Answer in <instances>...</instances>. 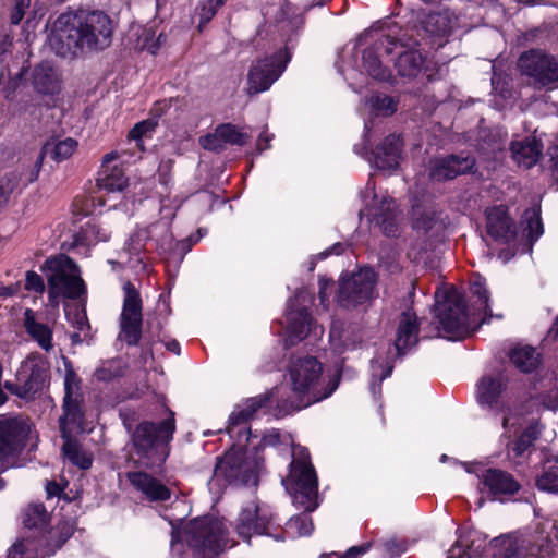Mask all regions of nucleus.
<instances>
[{"mask_svg":"<svg viewBox=\"0 0 558 558\" xmlns=\"http://www.w3.org/2000/svg\"><path fill=\"white\" fill-rule=\"evenodd\" d=\"M274 401L272 390L247 398L244 407L234 410L228 420L227 432L230 438L235 439L233 444L222 456L216 458L213 475L209 485L216 492H221L228 486H256L258 484L259 472L264 466V456H259L258 448L255 452H250L246 445H241L244 439L250 441L253 432L246 426L250 420L259 411L265 413L271 408ZM254 437H257L254 435Z\"/></svg>","mask_w":558,"mask_h":558,"instance_id":"f257e3e1","label":"nucleus"},{"mask_svg":"<svg viewBox=\"0 0 558 558\" xmlns=\"http://www.w3.org/2000/svg\"><path fill=\"white\" fill-rule=\"evenodd\" d=\"M112 21L100 10L61 13L52 23L48 37L51 48L62 58L101 51L110 46Z\"/></svg>","mask_w":558,"mask_h":558,"instance_id":"f03ea898","label":"nucleus"},{"mask_svg":"<svg viewBox=\"0 0 558 558\" xmlns=\"http://www.w3.org/2000/svg\"><path fill=\"white\" fill-rule=\"evenodd\" d=\"M282 484L293 505L303 512L291 517L283 527L279 524L277 533L282 535L284 541L310 536L314 531L310 513L318 507V477L306 448H301L293 458L289 474L282 480Z\"/></svg>","mask_w":558,"mask_h":558,"instance_id":"7ed1b4c3","label":"nucleus"},{"mask_svg":"<svg viewBox=\"0 0 558 558\" xmlns=\"http://www.w3.org/2000/svg\"><path fill=\"white\" fill-rule=\"evenodd\" d=\"M161 420H143L134 427L126 420L123 425L130 434L133 464L154 474H161L171 453V442L177 432L175 412L166 403L161 404Z\"/></svg>","mask_w":558,"mask_h":558,"instance_id":"20e7f679","label":"nucleus"},{"mask_svg":"<svg viewBox=\"0 0 558 558\" xmlns=\"http://www.w3.org/2000/svg\"><path fill=\"white\" fill-rule=\"evenodd\" d=\"M223 525L214 515L207 514L190 520L182 530L171 531V554L182 558L185 545L194 558H215L222 550Z\"/></svg>","mask_w":558,"mask_h":558,"instance_id":"39448f33","label":"nucleus"},{"mask_svg":"<svg viewBox=\"0 0 558 558\" xmlns=\"http://www.w3.org/2000/svg\"><path fill=\"white\" fill-rule=\"evenodd\" d=\"M47 278L48 301L58 305L60 299L77 300L85 296L87 288L77 263L64 253L48 256L39 267Z\"/></svg>","mask_w":558,"mask_h":558,"instance_id":"423d86ee","label":"nucleus"},{"mask_svg":"<svg viewBox=\"0 0 558 558\" xmlns=\"http://www.w3.org/2000/svg\"><path fill=\"white\" fill-rule=\"evenodd\" d=\"M436 317L438 329L450 341L462 340L477 330L470 324L466 299L457 289L445 292L442 300L437 301Z\"/></svg>","mask_w":558,"mask_h":558,"instance_id":"0eeeda50","label":"nucleus"},{"mask_svg":"<svg viewBox=\"0 0 558 558\" xmlns=\"http://www.w3.org/2000/svg\"><path fill=\"white\" fill-rule=\"evenodd\" d=\"M278 530L279 523L270 507L257 499L246 502L235 521V532L247 543L253 535H266L283 542L284 537L277 533Z\"/></svg>","mask_w":558,"mask_h":558,"instance_id":"6e6552de","label":"nucleus"},{"mask_svg":"<svg viewBox=\"0 0 558 558\" xmlns=\"http://www.w3.org/2000/svg\"><path fill=\"white\" fill-rule=\"evenodd\" d=\"M31 425L21 415L0 414V473L10 469L24 451Z\"/></svg>","mask_w":558,"mask_h":558,"instance_id":"1a4fd4ad","label":"nucleus"},{"mask_svg":"<svg viewBox=\"0 0 558 558\" xmlns=\"http://www.w3.org/2000/svg\"><path fill=\"white\" fill-rule=\"evenodd\" d=\"M378 275L372 267L360 268L350 276H341L336 294L337 304L344 310H354L373 300Z\"/></svg>","mask_w":558,"mask_h":558,"instance_id":"9d476101","label":"nucleus"},{"mask_svg":"<svg viewBox=\"0 0 558 558\" xmlns=\"http://www.w3.org/2000/svg\"><path fill=\"white\" fill-rule=\"evenodd\" d=\"M290 60L291 53L287 47L258 59L247 73V93L256 95L268 90L286 71Z\"/></svg>","mask_w":558,"mask_h":558,"instance_id":"9b49d317","label":"nucleus"},{"mask_svg":"<svg viewBox=\"0 0 558 558\" xmlns=\"http://www.w3.org/2000/svg\"><path fill=\"white\" fill-rule=\"evenodd\" d=\"M518 68L523 75L533 80L536 87L551 89L558 86L557 56L542 49H530L519 57Z\"/></svg>","mask_w":558,"mask_h":558,"instance_id":"f8f14e48","label":"nucleus"},{"mask_svg":"<svg viewBox=\"0 0 558 558\" xmlns=\"http://www.w3.org/2000/svg\"><path fill=\"white\" fill-rule=\"evenodd\" d=\"M124 299L120 315V336L128 347H137L143 336V301L130 281L123 286Z\"/></svg>","mask_w":558,"mask_h":558,"instance_id":"ddd939ff","label":"nucleus"},{"mask_svg":"<svg viewBox=\"0 0 558 558\" xmlns=\"http://www.w3.org/2000/svg\"><path fill=\"white\" fill-rule=\"evenodd\" d=\"M398 48H402V44L395 37L381 35L377 38L362 53V65L366 73L374 80L388 82L392 73L383 64L381 57L393 54Z\"/></svg>","mask_w":558,"mask_h":558,"instance_id":"4468645a","label":"nucleus"},{"mask_svg":"<svg viewBox=\"0 0 558 558\" xmlns=\"http://www.w3.org/2000/svg\"><path fill=\"white\" fill-rule=\"evenodd\" d=\"M17 380L23 381L26 391L34 398L40 395L50 383V363L46 356L34 352L22 363L16 374Z\"/></svg>","mask_w":558,"mask_h":558,"instance_id":"2eb2a0df","label":"nucleus"},{"mask_svg":"<svg viewBox=\"0 0 558 558\" xmlns=\"http://www.w3.org/2000/svg\"><path fill=\"white\" fill-rule=\"evenodd\" d=\"M486 232L497 243L509 245L518 238V228L507 205L486 208Z\"/></svg>","mask_w":558,"mask_h":558,"instance_id":"dca6fc26","label":"nucleus"},{"mask_svg":"<svg viewBox=\"0 0 558 558\" xmlns=\"http://www.w3.org/2000/svg\"><path fill=\"white\" fill-rule=\"evenodd\" d=\"M398 205L389 195L383 196L379 201L377 195H374V203L367 207L369 222L378 227L387 238L398 236Z\"/></svg>","mask_w":558,"mask_h":558,"instance_id":"f3484780","label":"nucleus"},{"mask_svg":"<svg viewBox=\"0 0 558 558\" xmlns=\"http://www.w3.org/2000/svg\"><path fill=\"white\" fill-rule=\"evenodd\" d=\"M477 170L476 159L468 154H450L435 161L429 170V177L437 182L453 180L462 174H473Z\"/></svg>","mask_w":558,"mask_h":558,"instance_id":"a211bd4d","label":"nucleus"},{"mask_svg":"<svg viewBox=\"0 0 558 558\" xmlns=\"http://www.w3.org/2000/svg\"><path fill=\"white\" fill-rule=\"evenodd\" d=\"M480 483L483 485V492L493 500L501 502L521 489V484L511 473L495 468L486 469L480 477Z\"/></svg>","mask_w":558,"mask_h":558,"instance_id":"6ab92c4d","label":"nucleus"},{"mask_svg":"<svg viewBox=\"0 0 558 558\" xmlns=\"http://www.w3.org/2000/svg\"><path fill=\"white\" fill-rule=\"evenodd\" d=\"M250 134L244 132L240 126L230 123H219L213 133H208L201 138L204 149L221 153L227 146L243 147L250 142Z\"/></svg>","mask_w":558,"mask_h":558,"instance_id":"aec40b11","label":"nucleus"},{"mask_svg":"<svg viewBox=\"0 0 558 558\" xmlns=\"http://www.w3.org/2000/svg\"><path fill=\"white\" fill-rule=\"evenodd\" d=\"M293 390L305 395L323 374V364L315 356L299 357L289 368Z\"/></svg>","mask_w":558,"mask_h":558,"instance_id":"412c9836","label":"nucleus"},{"mask_svg":"<svg viewBox=\"0 0 558 558\" xmlns=\"http://www.w3.org/2000/svg\"><path fill=\"white\" fill-rule=\"evenodd\" d=\"M509 378L504 372L484 375L476 384V400L481 407L498 410L500 398L508 388Z\"/></svg>","mask_w":558,"mask_h":558,"instance_id":"4be33fe9","label":"nucleus"},{"mask_svg":"<svg viewBox=\"0 0 558 558\" xmlns=\"http://www.w3.org/2000/svg\"><path fill=\"white\" fill-rule=\"evenodd\" d=\"M420 320L417 315L408 308L400 314L393 347L396 357L402 359L413 347L418 343Z\"/></svg>","mask_w":558,"mask_h":558,"instance_id":"5701e85b","label":"nucleus"},{"mask_svg":"<svg viewBox=\"0 0 558 558\" xmlns=\"http://www.w3.org/2000/svg\"><path fill=\"white\" fill-rule=\"evenodd\" d=\"M144 470L140 469L126 473V478L133 488L141 492L151 502L169 500L171 498V489Z\"/></svg>","mask_w":558,"mask_h":558,"instance_id":"b1692460","label":"nucleus"},{"mask_svg":"<svg viewBox=\"0 0 558 558\" xmlns=\"http://www.w3.org/2000/svg\"><path fill=\"white\" fill-rule=\"evenodd\" d=\"M83 398L81 393L64 396L63 415L59 420L60 434L62 438H69L73 433L85 432V413L82 408Z\"/></svg>","mask_w":558,"mask_h":558,"instance_id":"393cba45","label":"nucleus"},{"mask_svg":"<svg viewBox=\"0 0 558 558\" xmlns=\"http://www.w3.org/2000/svg\"><path fill=\"white\" fill-rule=\"evenodd\" d=\"M544 145L535 136H526L521 141H512L509 145L512 159L519 167L533 168L543 156Z\"/></svg>","mask_w":558,"mask_h":558,"instance_id":"a878e982","label":"nucleus"},{"mask_svg":"<svg viewBox=\"0 0 558 558\" xmlns=\"http://www.w3.org/2000/svg\"><path fill=\"white\" fill-rule=\"evenodd\" d=\"M403 147L400 135L389 134L383 143L376 147L375 162L378 169L396 170L399 167V159Z\"/></svg>","mask_w":558,"mask_h":558,"instance_id":"bb28decb","label":"nucleus"},{"mask_svg":"<svg viewBox=\"0 0 558 558\" xmlns=\"http://www.w3.org/2000/svg\"><path fill=\"white\" fill-rule=\"evenodd\" d=\"M32 85L43 96H54L61 92V78L48 62H41L34 68Z\"/></svg>","mask_w":558,"mask_h":558,"instance_id":"cd10ccee","label":"nucleus"},{"mask_svg":"<svg viewBox=\"0 0 558 558\" xmlns=\"http://www.w3.org/2000/svg\"><path fill=\"white\" fill-rule=\"evenodd\" d=\"M508 357L511 364L523 374H532L536 372L543 361L542 353L529 344H517L508 352Z\"/></svg>","mask_w":558,"mask_h":558,"instance_id":"c85d7f7f","label":"nucleus"},{"mask_svg":"<svg viewBox=\"0 0 558 558\" xmlns=\"http://www.w3.org/2000/svg\"><path fill=\"white\" fill-rule=\"evenodd\" d=\"M23 315H24L23 327H24L26 333L31 337L32 340L37 342V344L43 350H45L46 352H49L53 347L52 329L47 324L37 322L36 312L32 308L27 307L24 311Z\"/></svg>","mask_w":558,"mask_h":558,"instance_id":"c756f323","label":"nucleus"},{"mask_svg":"<svg viewBox=\"0 0 558 558\" xmlns=\"http://www.w3.org/2000/svg\"><path fill=\"white\" fill-rule=\"evenodd\" d=\"M311 322L312 315L306 307L287 312V339L291 345H295L307 337Z\"/></svg>","mask_w":558,"mask_h":558,"instance_id":"7c9ffc66","label":"nucleus"},{"mask_svg":"<svg viewBox=\"0 0 558 558\" xmlns=\"http://www.w3.org/2000/svg\"><path fill=\"white\" fill-rule=\"evenodd\" d=\"M403 48L404 46L402 45V48H398L395 51L397 53L395 68L400 76L414 78L423 69L424 58L417 50H403Z\"/></svg>","mask_w":558,"mask_h":558,"instance_id":"2f4dec72","label":"nucleus"},{"mask_svg":"<svg viewBox=\"0 0 558 558\" xmlns=\"http://www.w3.org/2000/svg\"><path fill=\"white\" fill-rule=\"evenodd\" d=\"M129 184L122 166H107L100 168L97 178V186L107 194L123 192Z\"/></svg>","mask_w":558,"mask_h":558,"instance_id":"473e14b6","label":"nucleus"},{"mask_svg":"<svg viewBox=\"0 0 558 558\" xmlns=\"http://www.w3.org/2000/svg\"><path fill=\"white\" fill-rule=\"evenodd\" d=\"M107 235L94 221H87L72 235L71 248L86 247L87 250L100 241H107Z\"/></svg>","mask_w":558,"mask_h":558,"instance_id":"72a5a7b5","label":"nucleus"},{"mask_svg":"<svg viewBox=\"0 0 558 558\" xmlns=\"http://www.w3.org/2000/svg\"><path fill=\"white\" fill-rule=\"evenodd\" d=\"M64 440L62 446V452L64 457L80 470H89L93 465V454L82 448L73 435L69 438H62Z\"/></svg>","mask_w":558,"mask_h":558,"instance_id":"f704fd0d","label":"nucleus"},{"mask_svg":"<svg viewBox=\"0 0 558 558\" xmlns=\"http://www.w3.org/2000/svg\"><path fill=\"white\" fill-rule=\"evenodd\" d=\"M128 369V363L121 357H113L101 361L95 369L93 376L95 380L100 383H112L122 378Z\"/></svg>","mask_w":558,"mask_h":558,"instance_id":"c9c22d12","label":"nucleus"},{"mask_svg":"<svg viewBox=\"0 0 558 558\" xmlns=\"http://www.w3.org/2000/svg\"><path fill=\"white\" fill-rule=\"evenodd\" d=\"M366 105L373 116L388 118L397 112L399 100L390 95L375 93L366 100Z\"/></svg>","mask_w":558,"mask_h":558,"instance_id":"e433bc0d","label":"nucleus"},{"mask_svg":"<svg viewBox=\"0 0 558 558\" xmlns=\"http://www.w3.org/2000/svg\"><path fill=\"white\" fill-rule=\"evenodd\" d=\"M492 558H521L522 548L517 537L501 535L490 542Z\"/></svg>","mask_w":558,"mask_h":558,"instance_id":"4c0bfd02","label":"nucleus"},{"mask_svg":"<svg viewBox=\"0 0 558 558\" xmlns=\"http://www.w3.org/2000/svg\"><path fill=\"white\" fill-rule=\"evenodd\" d=\"M74 525L70 521L63 520L58 525L56 531L50 532L49 541L47 542V549L41 554L40 558L50 557L61 549L62 546L74 534Z\"/></svg>","mask_w":558,"mask_h":558,"instance_id":"58836bf2","label":"nucleus"},{"mask_svg":"<svg viewBox=\"0 0 558 558\" xmlns=\"http://www.w3.org/2000/svg\"><path fill=\"white\" fill-rule=\"evenodd\" d=\"M539 436L541 430L537 422L531 423L522 430L514 441L509 444V450L513 452L514 457L520 458L526 450L534 446Z\"/></svg>","mask_w":558,"mask_h":558,"instance_id":"ea45409f","label":"nucleus"},{"mask_svg":"<svg viewBox=\"0 0 558 558\" xmlns=\"http://www.w3.org/2000/svg\"><path fill=\"white\" fill-rule=\"evenodd\" d=\"M77 147V142L71 137L59 142H47L44 145V155H49V158L56 162H61L69 159Z\"/></svg>","mask_w":558,"mask_h":558,"instance_id":"a19ab883","label":"nucleus"},{"mask_svg":"<svg viewBox=\"0 0 558 558\" xmlns=\"http://www.w3.org/2000/svg\"><path fill=\"white\" fill-rule=\"evenodd\" d=\"M49 522L48 512L43 504L29 505L23 514V524L29 530H44Z\"/></svg>","mask_w":558,"mask_h":558,"instance_id":"79ce46f5","label":"nucleus"},{"mask_svg":"<svg viewBox=\"0 0 558 558\" xmlns=\"http://www.w3.org/2000/svg\"><path fill=\"white\" fill-rule=\"evenodd\" d=\"M536 486L541 490L558 492V459L546 462L543 473L536 480Z\"/></svg>","mask_w":558,"mask_h":558,"instance_id":"37998d69","label":"nucleus"},{"mask_svg":"<svg viewBox=\"0 0 558 558\" xmlns=\"http://www.w3.org/2000/svg\"><path fill=\"white\" fill-rule=\"evenodd\" d=\"M523 218L526 220L529 241L533 244L544 232L541 214L535 209H526L523 214Z\"/></svg>","mask_w":558,"mask_h":558,"instance_id":"c03bdc74","label":"nucleus"},{"mask_svg":"<svg viewBox=\"0 0 558 558\" xmlns=\"http://www.w3.org/2000/svg\"><path fill=\"white\" fill-rule=\"evenodd\" d=\"M63 364L65 368V376H64V396H73L77 392H74V390L81 389V378L76 374V372L73 368V364L71 360L68 357H63Z\"/></svg>","mask_w":558,"mask_h":558,"instance_id":"a18cd8bd","label":"nucleus"},{"mask_svg":"<svg viewBox=\"0 0 558 558\" xmlns=\"http://www.w3.org/2000/svg\"><path fill=\"white\" fill-rule=\"evenodd\" d=\"M163 329V325L161 320L157 317L146 320V328L143 330L142 339L148 340L147 344H156L159 342H163V338L161 337V332Z\"/></svg>","mask_w":558,"mask_h":558,"instance_id":"49530a36","label":"nucleus"},{"mask_svg":"<svg viewBox=\"0 0 558 558\" xmlns=\"http://www.w3.org/2000/svg\"><path fill=\"white\" fill-rule=\"evenodd\" d=\"M24 290L36 294H43L46 291V284L43 277L34 270H27L25 272Z\"/></svg>","mask_w":558,"mask_h":558,"instance_id":"de8ad7c7","label":"nucleus"},{"mask_svg":"<svg viewBox=\"0 0 558 558\" xmlns=\"http://www.w3.org/2000/svg\"><path fill=\"white\" fill-rule=\"evenodd\" d=\"M203 229H198L195 234H191L185 239L175 242L174 252H178L181 259L192 250V247L198 243L203 236Z\"/></svg>","mask_w":558,"mask_h":558,"instance_id":"09e8293b","label":"nucleus"},{"mask_svg":"<svg viewBox=\"0 0 558 558\" xmlns=\"http://www.w3.org/2000/svg\"><path fill=\"white\" fill-rule=\"evenodd\" d=\"M156 123L151 120H143L137 122L129 132V138L134 140L136 142L142 141V138L147 134L155 130Z\"/></svg>","mask_w":558,"mask_h":558,"instance_id":"8fccbe9b","label":"nucleus"},{"mask_svg":"<svg viewBox=\"0 0 558 558\" xmlns=\"http://www.w3.org/2000/svg\"><path fill=\"white\" fill-rule=\"evenodd\" d=\"M29 7L31 0H14V4L10 12L11 24L19 25L24 19Z\"/></svg>","mask_w":558,"mask_h":558,"instance_id":"3c124183","label":"nucleus"},{"mask_svg":"<svg viewBox=\"0 0 558 558\" xmlns=\"http://www.w3.org/2000/svg\"><path fill=\"white\" fill-rule=\"evenodd\" d=\"M385 551L389 558H399L407 550V542L398 538H390L384 543Z\"/></svg>","mask_w":558,"mask_h":558,"instance_id":"603ef678","label":"nucleus"},{"mask_svg":"<svg viewBox=\"0 0 558 558\" xmlns=\"http://www.w3.org/2000/svg\"><path fill=\"white\" fill-rule=\"evenodd\" d=\"M470 291L474 296H477V299L482 303H488L489 302V292L485 286V280L483 278H477L470 284Z\"/></svg>","mask_w":558,"mask_h":558,"instance_id":"864d4df0","label":"nucleus"},{"mask_svg":"<svg viewBox=\"0 0 558 558\" xmlns=\"http://www.w3.org/2000/svg\"><path fill=\"white\" fill-rule=\"evenodd\" d=\"M221 7H216V3L206 0L199 8V23L206 24L213 20Z\"/></svg>","mask_w":558,"mask_h":558,"instance_id":"5fc2aeb1","label":"nucleus"},{"mask_svg":"<svg viewBox=\"0 0 558 558\" xmlns=\"http://www.w3.org/2000/svg\"><path fill=\"white\" fill-rule=\"evenodd\" d=\"M66 486H68V482H65L62 485L56 481H47V484H46L47 498L58 497V498H64V499L70 500V498L64 495V488Z\"/></svg>","mask_w":558,"mask_h":558,"instance_id":"6e6d98bb","label":"nucleus"},{"mask_svg":"<svg viewBox=\"0 0 558 558\" xmlns=\"http://www.w3.org/2000/svg\"><path fill=\"white\" fill-rule=\"evenodd\" d=\"M14 184L11 179H0V210L5 207L12 194Z\"/></svg>","mask_w":558,"mask_h":558,"instance_id":"4d7b16f0","label":"nucleus"},{"mask_svg":"<svg viewBox=\"0 0 558 558\" xmlns=\"http://www.w3.org/2000/svg\"><path fill=\"white\" fill-rule=\"evenodd\" d=\"M72 325L80 332L90 333V324L85 310L75 313Z\"/></svg>","mask_w":558,"mask_h":558,"instance_id":"13d9d810","label":"nucleus"},{"mask_svg":"<svg viewBox=\"0 0 558 558\" xmlns=\"http://www.w3.org/2000/svg\"><path fill=\"white\" fill-rule=\"evenodd\" d=\"M5 390H8L10 393L21 398V399H29L32 398L29 392L26 391V386L23 381L21 384H16L10 380L4 381L2 385Z\"/></svg>","mask_w":558,"mask_h":558,"instance_id":"bf43d9fd","label":"nucleus"},{"mask_svg":"<svg viewBox=\"0 0 558 558\" xmlns=\"http://www.w3.org/2000/svg\"><path fill=\"white\" fill-rule=\"evenodd\" d=\"M436 223V219L432 215L423 214L414 222L413 228L422 230L424 234H427Z\"/></svg>","mask_w":558,"mask_h":558,"instance_id":"052dcab7","label":"nucleus"},{"mask_svg":"<svg viewBox=\"0 0 558 558\" xmlns=\"http://www.w3.org/2000/svg\"><path fill=\"white\" fill-rule=\"evenodd\" d=\"M279 442H280V434L278 432H274V433H270V434H265V435H263L259 445L255 446L253 448V452H255L256 449L258 448L259 456H263V451H264V448L266 446H276Z\"/></svg>","mask_w":558,"mask_h":558,"instance_id":"680f3d73","label":"nucleus"},{"mask_svg":"<svg viewBox=\"0 0 558 558\" xmlns=\"http://www.w3.org/2000/svg\"><path fill=\"white\" fill-rule=\"evenodd\" d=\"M172 101H173V98L156 101L150 109V113L153 114L154 118L162 117L171 108Z\"/></svg>","mask_w":558,"mask_h":558,"instance_id":"e2e57ef3","label":"nucleus"},{"mask_svg":"<svg viewBox=\"0 0 558 558\" xmlns=\"http://www.w3.org/2000/svg\"><path fill=\"white\" fill-rule=\"evenodd\" d=\"M371 546V543H363L359 546H352L342 555L337 553V558H355L360 555L366 554L369 550Z\"/></svg>","mask_w":558,"mask_h":558,"instance_id":"0e129e2a","label":"nucleus"},{"mask_svg":"<svg viewBox=\"0 0 558 558\" xmlns=\"http://www.w3.org/2000/svg\"><path fill=\"white\" fill-rule=\"evenodd\" d=\"M447 558H473V556L470 553L469 547L465 548L459 542H456V544L448 550Z\"/></svg>","mask_w":558,"mask_h":558,"instance_id":"69168bd1","label":"nucleus"},{"mask_svg":"<svg viewBox=\"0 0 558 558\" xmlns=\"http://www.w3.org/2000/svg\"><path fill=\"white\" fill-rule=\"evenodd\" d=\"M27 545L24 541L15 542L9 549L7 558H29L26 556Z\"/></svg>","mask_w":558,"mask_h":558,"instance_id":"338daca9","label":"nucleus"},{"mask_svg":"<svg viewBox=\"0 0 558 558\" xmlns=\"http://www.w3.org/2000/svg\"><path fill=\"white\" fill-rule=\"evenodd\" d=\"M21 290V282H14L5 286L0 281V300H5L8 298H12L16 295Z\"/></svg>","mask_w":558,"mask_h":558,"instance_id":"774afa93","label":"nucleus"}]
</instances>
